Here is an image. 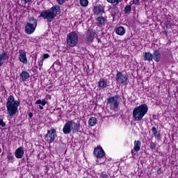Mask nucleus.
<instances>
[{"label": "nucleus", "mask_w": 178, "mask_h": 178, "mask_svg": "<svg viewBox=\"0 0 178 178\" xmlns=\"http://www.w3.org/2000/svg\"><path fill=\"white\" fill-rule=\"evenodd\" d=\"M20 106V101L15 100L13 95H10L6 103L7 108V113L9 118H13L19 113V106Z\"/></svg>", "instance_id": "1"}, {"label": "nucleus", "mask_w": 178, "mask_h": 178, "mask_svg": "<svg viewBox=\"0 0 178 178\" xmlns=\"http://www.w3.org/2000/svg\"><path fill=\"white\" fill-rule=\"evenodd\" d=\"M60 13V7L58 6H54L49 10L42 11L38 17H42L44 20H47L49 23L55 19Z\"/></svg>", "instance_id": "2"}, {"label": "nucleus", "mask_w": 178, "mask_h": 178, "mask_svg": "<svg viewBox=\"0 0 178 178\" xmlns=\"http://www.w3.org/2000/svg\"><path fill=\"white\" fill-rule=\"evenodd\" d=\"M147 113H148V106L145 104H141L133 110V118L136 122H141Z\"/></svg>", "instance_id": "3"}, {"label": "nucleus", "mask_w": 178, "mask_h": 178, "mask_svg": "<svg viewBox=\"0 0 178 178\" xmlns=\"http://www.w3.org/2000/svg\"><path fill=\"white\" fill-rule=\"evenodd\" d=\"M67 44L71 48L79 44V35L76 32H70L67 36Z\"/></svg>", "instance_id": "4"}, {"label": "nucleus", "mask_w": 178, "mask_h": 178, "mask_svg": "<svg viewBox=\"0 0 178 178\" xmlns=\"http://www.w3.org/2000/svg\"><path fill=\"white\" fill-rule=\"evenodd\" d=\"M107 104L108 106H110V108L112 111H115V109H117L118 108L119 104H120V100L119 99L118 96H113L107 99Z\"/></svg>", "instance_id": "5"}, {"label": "nucleus", "mask_w": 178, "mask_h": 178, "mask_svg": "<svg viewBox=\"0 0 178 178\" xmlns=\"http://www.w3.org/2000/svg\"><path fill=\"white\" fill-rule=\"evenodd\" d=\"M127 80H129V76L126 74H123V73L120 72H118L115 75V81L118 84L127 86Z\"/></svg>", "instance_id": "6"}, {"label": "nucleus", "mask_w": 178, "mask_h": 178, "mask_svg": "<svg viewBox=\"0 0 178 178\" xmlns=\"http://www.w3.org/2000/svg\"><path fill=\"white\" fill-rule=\"evenodd\" d=\"M94 155L97 158L96 162L98 163H104V161H100L105 156V152L101 147H97L94 149Z\"/></svg>", "instance_id": "7"}, {"label": "nucleus", "mask_w": 178, "mask_h": 178, "mask_svg": "<svg viewBox=\"0 0 178 178\" xmlns=\"http://www.w3.org/2000/svg\"><path fill=\"white\" fill-rule=\"evenodd\" d=\"M56 137H58V135H56V130L55 129H52L47 131L44 140L51 143L55 141V138H56Z\"/></svg>", "instance_id": "8"}, {"label": "nucleus", "mask_w": 178, "mask_h": 178, "mask_svg": "<svg viewBox=\"0 0 178 178\" xmlns=\"http://www.w3.org/2000/svg\"><path fill=\"white\" fill-rule=\"evenodd\" d=\"M73 129V120L67 121L63 128V133L64 134H70L72 133Z\"/></svg>", "instance_id": "9"}, {"label": "nucleus", "mask_w": 178, "mask_h": 178, "mask_svg": "<svg viewBox=\"0 0 178 178\" xmlns=\"http://www.w3.org/2000/svg\"><path fill=\"white\" fill-rule=\"evenodd\" d=\"M140 149H141V142L140 140H135L134 149L131 150L132 156L137 155V152H138Z\"/></svg>", "instance_id": "10"}, {"label": "nucleus", "mask_w": 178, "mask_h": 178, "mask_svg": "<svg viewBox=\"0 0 178 178\" xmlns=\"http://www.w3.org/2000/svg\"><path fill=\"white\" fill-rule=\"evenodd\" d=\"M94 15H102V13H105V9L104 8V6L101 4H97L93 8Z\"/></svg>", "instance_id": "11"}, {"label": "nucleus", "mask_w": 178, "mask_h": 178, "mask_svg": "<svg viewBox=\"0 0 178 178\" xmlns=\"http://www.w3.org/2000/svg\"><path fill=\"white\" fill-rule=\"evenodd\" d=\"M9 56H10L9 53L5 51H3L0 54V67L3 65L5 60H8L9 59Z\"/></svg>", "instance_id": "12"}, {"label": "nucleus", "mask_w": 178, "mask_h": 178, "mask_svg": "<svg viewBox=\"0 0 178 178\" xmlns=\"http://www.w3.org/2000/svg\"><path fill=\"white\" fill-rule=\"evenodd\" d=\"M15 157L17 159H22L24 156V147H18L15 152Z\"/></svg>", "instance_id": "13"}, {"label": "nucleus", "mask_w": 178, "mask_h": 178, "mask_svg": "<svg viewBox=\"0 0 178 178\" xmlns=\"http://www.w3.org/2000/svg\"><path fill=\"white\" fill-rule=\"evenodd\" d=\"M35 29H37V26L31 24H26L25 26V33L29 35L33 34L35 31Z\"/></svg>", "instance_id": "14"}, {"label": "nucleus", "mask_w": 178, "mask_h": 178, "mask_svg": "<svg viewBox=\"0 0 178 178\" xmlns=\"http://www.w3.org/2000/svg\"><path fill=\"white\" fill-rule=\"evenodd\" d=\"M19 60L24 65L27 64V57L26 56V51L24 50H19Z\"/></svg>", "instance_id": "15"}, {"label": "nucleus", "mask_w": 178, "mask_h": 178, "mask_svg": "<svg viewBox=\"0 0 178 178\" xmlns=\"http://www.w3.org/2000/svg\"><path fill=\"white\" fill-rule=\"evenodd\" d=\"M106 22H108V19L104 17H98L96 19V24L98 26V27H104Z\"/></svg>", "instance_id": "16"}, {"label": "nucleus", "mask_w": 178, "mask_h": 178, "mask_svg": "<svg viewBox=\"0 0 178 178\" xmlns=\"http://www.w3.org/2000/svg\"><path fill=\"white\" fill-rule=\"evenodd\" d=\"M95 32L88 30L87 33H86V40L89 42H92L94 40V37H95Z\"/></svg>", "instance_id": "17"}, {"label": "nucleus", "mask_w": 178, "mask_h": 178, "mask_svg": "<svg viewBox=\"0 0 178 178\" xmlns=\"http://www.w3.org/2000/svg\"><path fill=\"white\" fill-rule=\"evenodd\" d=\"M108 86V81L105 80L104 79H101L98 83L99 88L104 90Z\"/></svg>", "instance_id": "18"}, {"label": "nucleus", "mask_w": 178, "mask_h": 178, "mask_svg": "<svg viewBox=\"0 0 178 178\" xmlns=\"http://www.w3.org/2000/svg\"><path fill=\"white\" fill-rule=\"evenodd\" d=\"M153 59L155 62H159L161 60V52L158 49H155L152 54Z\"/></svg>", "instance_id": "19"}, {"label": "nucleus", "mask_w": 178, "mask_h": 178, "mask_svg": "<svg viewBox=\"0 0 178 178\" xmlns=\"http://www.w3.org/2000/svg\"><path fill=\"white\" fill-rule=\"evenodd\" d=\"M19 77L22 81H26L27 79H30V73L27 71H22L19 74Z\"/></svg>", "instance_id": "20"}, {"label": "nucleus", "mask_w": 178, "mask_h": 178, "mask_svg": "<svg viewBox=\"0 0 178 178\" xmlns=\"http://www.w3.org/2000/svg\"><path fill=\"white\" fill-rule=\"evenodd\" d=\"M110 13L111 15V16H113V17H115V16H116L118 15V13H119V8H118V6L115 5L111 7L110 9Z\"/></svg>", "instance_id": "21"}, {"label": "nucleus", "mask_w": 178, "mask_h": 178, "mask_svg": "<svg viewBox=\"0 0 178 178\" xmlns=\"http://www.w3.org/2000/svg\"><path fill=\"white\" fill-rule=\"evenodd\" d=\"M80 129H81V126H80V123H76L72 120V131L73 133H79L80 131Z\"/></svg>", "instance_id": "22"}, {"label": "nucleus", "mask_w": 178, "mask_h": 178, "mask_svg": "<svg viewBox=\"0 0 178 178\" xmlns=\"http://www.w3.org/2000/svg\"><path fill=\"white\" fill-rule=\"evenodd\" d=\"M35 104L36 105H39V108L42 111V109H44L43 106H45V105H47V102L45 101V99H43L42 100L41 99H38L35 102Z\"/></svg>", "instance_id": "23"}, {"label": "nucleus", "mask_w": 178, "mask_h": 178, "mask_svg": "<svg viewBox=\"0 0 178 178\" xmlns=\"http://www.w3.org/2000/svg\"><path fill=\"white\" fill-rule=\"evenodd\" d=\"M26 24H31L32 26L37 27L38 22L37 21V19L34 18L33 17H28V22H26Z\"/></svg>", "instance_id": "24"}, {"label": "nucleus", "mask_w": 178, "mask_h": 178, "mask_svg": "<svg viewBox=\"0 0 178 178\" xmlns=\"http://www.w3.org/2000/svg\"><path fill=\"white\" fill-rule=\"evenodd\" d=\"M115 33L118 35H124L126 33V29L123 26H119L115 29Z\"/></svg>", "instance_id": "25"}, {"label": "nucleus", "mask_w": 178, "mask_h": 178, "mask_svg": "<svg viewBox=\"0 0 178 178\" xmlns=\"http://www.w3.org/2000/svg\"><path fill=\"white\" fill-rule=\"evenodd\" d=\"M152 133L154 136L155 138H156V140H161V134L158 132L156 127H153L152 128Z\"/></svg>", "instance_id": "26"}, {"label": "nucleus", "mask_w": 178, "mask_h": 178, "mask_svg": "<svg viewBox=\"0 0 178 178\" xmlns=\"http://www.w3.org/2000/svg\"><path fill=\"white\" fill-rule=\"evenodd\" d=\"M144 60H148V62H151L153 59L152 54L150 52H145L143 56Z\"/></svg>", "instance_id": "27"}, {"label": "nucleus", "mask_w": 178, "mask_h": 178, "mask_svg": "<svg viewBox=\"0 0 178 178\" xmlns=\"http://www.w3.org/2000/svg\"><path fill=\"white\" fill-rule=\"evenodd\" d=\"M88 124L91 127H94L97 124V118L95 117H91L88 120Z\"/></svg>", "instance_id": "28"}, {"label": "nucleus", "mask_w": 178, "mask_h": 178, "mask_svg": "<svg viewBox=\"0 0 178 178\" xmlns=\"http://www.w3.org/2000/svg\"><path fill=\"white\" fill-rule=\"evenodd\" d=\"M124 12L125 15H130V13H131V6L130 5L126 6L124 9Z\"/></svg>", "instance_id": "29"}, {"label": "nucleus", "mask_w": 178, "mask_h": 178, "mask_svg": "<svg viewBox=\"0 0 178 178\" xmlns=\"http://www.w3.org/2000/svg\"><path fill=\"white\" fill-rule=\"evenodd\" d=\"M109 3H113V5H119L120 1L119 0H106Z\"/></svg>", "instance_id": "30"}, {"label": "nucleus", "mask_w": 178, "mask_h": 178, "mask_svg": "<svg viewBox=\"0 0 178 178\" xmlns=\"http://www.w3.org/2000/svg\"><path fill=\"white\" fill-rule=\"evenodd\" d=\"M7 159L9 162L13 163V159H15V157H13V154H12V153H9L7 156Z\"/></svg>", "instance_id": "31"}, {"label": "nucleus", "mask_w": 178, "mask_h": 178, "mask_svg": "<svg viewBox=\"0 0 178 178\" xmlns=\"http://www.w3.org/2000/svg\"><path fill=\"white\" fill-rule=\"evenodd\" d=\"M80 3L81 6H88V0H81Z\"/></svg>", "instance_id": "32"}, {"label": "nucleus", "mask_w": 178, "mask_h": 178, "mask_svg": "<svg viewBox=\"0 0 178 178\" xmlns=\"http://www.w3.org/2000/svg\"><path fill=\"white\" fill-rule=\"evenodd\" d=\"M44 63V58H40L38 60V66L40 67H42V65Z\"/></svg>", "instance_id": "33"}, {"label": "nucleus", "mask_w": 178, "mask_h": 178, "mask_svg": "<svg viewBox=\"0 0 178 178\" xmlns=\"http://www.w3.org/2000/svg\"><path fill=\"white\" fill-rule=\"evenodd\" d=\"M0 126L1 127H6V123H5V122H3V119L0 118Z\"/></svg>", "instance_id": "34"}, {"label": "nucleus", "mask_w": 178, "mask_h": 178, "mask_svg": "<svg viewBox=\"0 0 178 178\" xmlns=\"http://www.w3.org/2000/svg\"><path fill=\"white\" fill-rule=\"evenodd\" d=\"M165 24L166 29H168V30L172 29V24H170V22H166Z\"/></svg>", "instance_id": "35"}, {"label": "nucleus", "mask_w": 178, "mask_h": 178, "mask_svg": "<svg viewBox=\"0 0 178 178\" xmlns=\"http://www.w3.org/2000/svg\"><path fill=\"white\" fill-rule=\"evenodd\" d=\"M156 147V145L154 143V142H152L149 145V148H151L152 151H154V149H155Z\"/></svg>", "instance_id": "36"}, {"label": "nucleus", "mask_w": 178, "mask_h": 178, "mask_svg": "<svg viewBox=\"0 0 178 178\" xmlns=\"http://www.w3.org/2000/svg\"><path fill=\"white\" fill-rule=\"evenodd\" d=\"M58 3H59V5H63V3H65V0H56Z\"/></svg>", "instance_id": "37"}, {"label": "nucleus", "mask_w": 178, "mask_h": 178, "mask_svg": "<svg viewBox=\"0 0 178 178\" xmlns=\"http://www.w3.org/2000/svg\"><path fill=\"white\" fill-rule=\"evenodd\" d=\"M41 58H43V60L44 59H48V58H49V54H45L43 55V57H41Z\"/></svg>", "instance_id": "38"}, {"label": "nucleus", "mask_w": 178, "mask_h": 178, "mask_svg": "<svg viewBox=\"0 0 178 178\" xmlns=\"http://www.w3.org/2000/svg\"><path fill=\"white\" fill-rule=\"evenodd\" d=\"M102 178H109L105 172H102Z\"/></svg>", "instance_id": "39"}, {"label": "nucleus", "mask_w": 178, "mask_h": 178, "mask_svg": "<svg viewBox=\"0 0 178 178\" xmlns=\"http://www.w3.org/2000/svg\"><path fill=\"white\" fill-rule=\"evenodd\" d=\"M24 1V3H28V5H30V2H31V0H22Z\"/></svg>", "instance_id": "40"}, {"label": "nucleus", "mask_w": 178, "mask_h": 178, "mask_svg": "<svg viewBox=\"0 0 178 178\" xmlns=\"http://www.w3.org/2000/svg\"><path fill=\"white\" fill-rule=\"evenodd\" d=\"M139 2H140V0H134V1H133V3H134V5H137Z\"/></svg>", "instance_id": "41"}, {"label": "nucleus", "mask_w": 178, "mask_h": 178, "mask_svg": "<svg viewBox=\"0 0 178 178\" xmlns=\"http://www.w3.org/2000/svg\"><path fill=\"white\" fill-rule=\"evenodd\" d=\"M29 116L30 119H32V118H33V113H29Z\"/></svg>", "instance_id": "42"}, {"label": "nucleus", "mask_w": 178, "mask_h": 178, "mask_svg": "<svg viewBox=\"0 0 178 178\" xmlns=\"http://www.w3.org/2000/svg\"><path fill=\"white\" fill-rule=\"evenodd\" d=\"M32 70H33V72H37V67H33V68H32Z\"/></svg>", "instance_id": "43"}, {"label": "nucleus", "mask_w": 178, "mask_h": 178, "mask_svg": "<svg viewBox=\"0 0 178 178\" xmlns=\"http://www.w3.org/2000/svg\"><path fill=\"white\" fill-rule=\"evenodd\" d=\"M97 42H101V39L97 38Z\"/></svg>", "instance_id": "44"}, {"label": "nucleus", "mask_w": 178, "mask_h": 178, "mask_svg": "<svg viewBox=\"0 0 178 178\" xmlns=\"http://www.w3.org/2000/svg\"><path fill=\"white\" fill-rule=\"evenodd\" d=\"M158 173H160V171H159Z\"/></svg>", "instance_id": "45"}, {"label": "nucleus", "mask_w": 178, "mask_h": 178, "mask_svg": "<svg viewBox=\"0 0 178 178\" xmlns=\"http://www.w3.org/2000/svg\"><path fill=\"white\" fill-rule=\"evenodd\" d=\"M158 173H160V171H159Z\"/></svg>", "instance_id": "46"}]
</instances>
